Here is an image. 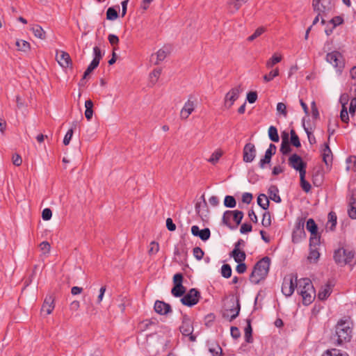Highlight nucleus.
<instances>
[{"label":"nucleus","mask_w":356,"mask_h":356,"mask_svg":"<svg viewBox=\"0 0 356 356\" xmlns=\"http://www.w3.org/2000/svg\"><path fill=\"white\" fill-rule=\"evenodd\" d=\"M280 152L284 155H286L291 152V148L289 145V142H282Z\"/></svg>","instance_id":"nucleus-54"},{"label":"nucleus","mask_w":356,"mask_h":356,"mask_svg":"<svg viewBox=\"0 0 356 356\" xmlns=\"http://www.w3.org/2000/svg\"><path fill=\"white\" fill-rule=\"evenodd\" d=\"M15 44L17 47L18 51L28 52L31 49V45L29 42L24 40H17Z\"/></svg>","instance_id":"nucleus-32"},{"label":"nucleus","mask_w":356,"mask_h":356,"mask_svg":"<svg viewBox=\"0 0 356 356\" xmlns=\"http://www.w3.org/2000/svg\"><path fill=\"white\" fill-rule=\"evenodd\" d=\"M172 294L175 297H181L186 293V288L183 284H174V287L171 290Z\"/></svg>","instance_id":"nucleus-30"},{"label":"nucleus","mask_w":356,"mask_h":356,"mask_svg":"<svg viewBox=\"0 0 356 356\" xmlns=\"http://www.w3.org/2000/svg\"><path fill=\"white\" fill-rule=\"evenodd\" d=\"M247 323H248V325L245 328V341L248 343H250L252 341V326H251V321L250 319L247 320Z\"/></svg>","instance_id":"nucleus-38"},{"label":"nucleus","mask_w":356,"mask_h":356,"mask_svg":"<svg viewBox=\"0 0 356 356\" xmlns=\"http://www.w3.org/2000/svg\"><path fill=\"white\" fill-rule=\"evenodd\" d=\"M337 215L334 212L331 211L329 213L327 225H329V223H331V225L330 227V229L331 230H333L334 229L337 224Z\"/></svg>","instance_id":"nucleus-46"},{"label":"nucleus","mask_w":356,"mask_h":356,"mask_svg":"<svg viewBox=\"0 0 356 356\" xmlns=\"http://www.w3.org/2000/svg\"><path fill=\"white\" fill-rule=\"evenodd\" d=\"M31 31L36 38L41 40H44L46 38L45 31L40 25H34L31 28Z\"/></svg>","instance_id":"nucleus-29"},{"label":"nucleus","mask_w":356,"mask_h":356,"mask_svg":"<svg viewBox=\"0 0 356 356\" xmlns=\"http://www.w3.org/2000/svg\"><path fill=\"white\" fill-rule=\"evenodd\" d=\"M356 203L353 202V206H349L348 210V216L353 219H356Z\"/></svg>","instance_id":"nucleus-62"},{"label":"nucleus","mask_w":356,"mask_h":356,"mask_svg":"<svg viewBox=\"0 0 356 356\" xmlns=\"http://www.w3.org/2000/svg\"><path fill=\"white\" fill-rule=\"evenodd\" d=\"M306 229L311 233L310 237H320L318 234V227L312 218H309L307 220Z\"/></svg>","instance_id":"nucleus-22"},{"label":"nucleus","mask_w":356,"mask_h":356,"mask_svg":"<svg viewBox=\"0 0 356 356\" xmlns=\"http://www.w3.org/2000/svg\"><path fill=\"white\" fill-rule=\"evenodd\" d=\"M161 74V69L156 68V69H154L152 71V72L149 74L150 82L153 85H154L157 82Z\"/></svg>","instance_id":"nucleus-40"},{"label":"nucleus","mask_w":356,"mask_h":356,"mask_svg":"<svg viewBox=\"0 0 356 356\" xmlns=\"http://www.w3.org/2000/svg\"><path fill=\"white\" fill-rule=\"evenodd\" d=\"M54 307V298L51 295L47 296L42 304L41 312H45L47 315H49L51 314Z\"/></svg>","instance_id":"nucleus-18"},{"label":"nucleus","mask_w":356,"mask_h":356,"mask_svg":"<svg viewBox=\"0 0 356 356\" xmlns=\"http://www.w3.org/2000/svg\"><path fill=\"white\" fill-rule=\"evenodd\" d=\"M297 286V277L293 275H289L284 278L282 286V292L286 297H289L293 293L295 287Z\"/></svg>","instance_id":"nucleus-8"},{"label":"nucleus","mask_w":356,"mask_h":356,"mask_svg":"<svg viewBox=\"0 0 356 356\" xmlns=\"http://www.w3.org/2000/svg\"><path fill=\"white\" fill-rule=\"evenodd\" d=\"M221 274L225 278H229L232 275V268L229 264H224L221 268Z\"/></svg>","instance_id":"nucleus-48"},{"label":"nucleus","mask_w":356,"mask_h":356,"mask_svg":"<svg viewBox=\"0 0 356 356\" xmlns=\"http://www.w3.org/2000/svg\"><path fill=\"white\" fill-rule=\"evenodd\" d=\"M195 102L191 100V98L184 104V107L181 110L180 117L181 119L186 120L189 115L195 110Z\"/></svg>","instance_id":"nucleus-15"},{"label":"nucleus","mask_w":356,"mask_h":356,"mask_svg":"<svg viewBox=\"0 0 356 356\" xmlns=\"http://www.w3.org/2000/svg\"><path fill=\"white\" fill-rule=\"evenodd\" d=\"M257 204L263 209L267 210L269 207V200L265 194H260L257 197Z\"/></svg>","instance_id":"nucleus-34"},{"label":"nucleus","mask_w":356,"mask_h":356,"mask_svg":"<svg viewBox=\"0 0 356 356\" xmlns=\"http://www.w3.org/2000/svg\"><path fill=\"white\" fill-rule=\"evenodd\" d=\"M242 92V88L241 85L237 86L236 87L232 88L225 97V106L229 108L234 104L236 100L238 99L241 92Z\"/></svg>","instance_id":"nucleus-11"},{"label":"nucleus","mask_w":356,"mask_h":356,"mask_svg":"<svg viewBox=\"0 0 356 356\" xmlns=\"http://www.w3.org/2000/svg\"><path fill=\"white\" fill-rule=\"evenodd\" d=\"M321 237H310L309 238V253L307 256V261L311 264L316 263L320 257L318 246L320 245Z\"/></svg>","instance_id":"nucleus-7"},{"label":"nucleus","mask_w":356,"mask_h":356,"mask_svg":"<svg viewBox=\"0 0 356 356\" xmlns=\"http://www.w3.org/2000/svg\"><path fill=\"white\" fill-rule=\"evenodd\" d=\"M252 229V227L250 224L243 223L240 228V232L241 234H245V233L251 232Z\"/></svg>","instance_id":"nucleus-63"},{"label":"nucleus","mask_w":356,"mask_h":356,"mask_svg":"<svg viewBox=\"0 0 356 356\" xmlns=\"http://www.w3.org/2000/svg\"><path fill=\"white\" fill-rule=\"evenodd\" d=\"M353 324L350 318L339 320L334 326V332L332 339L337 346H342L350 341L353 337Z\"/></svg>","instance_id":"nucleus-1"},{"label":"nucleus","mask_w":356,"mask_h":356,"mask_svg":"<svg viewBox=\"0 0 356 356\" xmlns=\"http://www.w3.org/2000/svg\"><path fill=\"white\" fill-rule=\"evenodd\" d=\"M229 306H227L223 314L225 318H229V321L235 319L239 314L240 303L237 298L232 297L229 302Z\"/></svg>","instance_id":"nucleus-6"},{"label":"nucleus","mask_w":356,"mask_h":356,"mask_svg":"<svg viewBox=\"0 0 356 356\" xmlns=\"http://www.w3.org/2000/svg\"><path fill=\"white\" fill-rule=\"evenodd\" d=\"M257 99V92L255 91L249 92L247 94V100L250 104L254 103Z\"/></svg>","instance_id":"nucleus-56"},{"label":"nucleus","mask_w":356,"mask_h":356,"mask_svg":"<svg viewBox=\"0 0 356 356\" xmlns=\"http://www.w3.org/2000/svg\"><path fill=\"white\" fill-rule=\"evenodd\" d=\"M233 212V220L237 225H239L243 218V213L241 211L235 210Z\"/></svg>","instance_id":"nucleus-51"},{"label":"nucleus","mask_w":356,"mask_h":356,"mask_svg":"<svg viewBox=\"0 0 356 356\" xmlns=\"http://www.w3.org/2000/svg\"><path fill=\"white\" fill-rule=\"evenodd\" d=\"M266 28L264 26H260L257 28L255 30L254 33L248 37V40L250 42L253 41L254 40L259 37L261 35H262L266 31Z\"/></svg>","instance_id":"nucleus-41"},{"label":"nucleus","mask_w":356,"mask_h":356,"mask_svg":"<svg viewBox=\"0 0 356 356\" xmlns=\"http://www.w3.org/2000/svg\"><path fill=\"white\" fill-rule=\"evenodd\" d=\"M332 289L329 284L325 285L323 287H322L318 293V298L321 300H326L331 294Z\"/></svg>","instance_id":"nucleus-24"},{"label":"nucleus","mask_w":356,"mask_h":356,"mask_svg":"<svg viewBox=\"0 0 356 356\" xmlns=\"http://www.w3.org/2000/svg\"><path fill=\"white\" fill-rule=\"evenodd\" d=\"M303 127H304V129L307 135L309 143L312 145L315 143L316 138H315L314 136L312 134V131H309V129L305 127V123H303Z\"/></svg>","instance_id":"nucleus-58"},{"label":"nucleus","mask_w":356,"mask_h":356,"mask_svg":"<svg viewBox=\"0 0 356 356\" xmlns=\"http://www.w3.org/2000/svg\"><path fill=\"white\" fill-rule=\"evenodd\" d=\"M118 16V12L115 8H113L112 7L108 8V10L106 11L107 19L115 20V19H117Z\"/></svg>","instance_id":"nucleus-47"},{"label":"nucleus","mask_w":356,"mask_h":356,"mask_svg":"<svg viewBox=\"0 0 356 356\" xmlns=\"http://www.w3.org/2000/svg\"><path fill=\"white\" fill-rule=\"evenodd\" d=\"M278 193V189L277 188V186H270L268 188V194H269V197L270 198L277 202V203H280L281 202V197L280 196L277 194Z\"/></svg>","instance_id":"nucleus-27"},{"label":"nucleus","mask_w":356,"mask_h":356,"mask_svg":"<svg viewBox=\"0 0 356 356\" xmlns=\"http://www.w3.org/2000/svg\"><path fill=\"white\" fill-rule=\"evenodd\" d=\"M291 134V143L296 147H300L301 144L300 142L299 137L296 134L295 130L291 129L290 131Z\"/></svg>","instance_id":"nucleus-42"},{"label":"nucleus","mask_w":356,"mask_h":356,"mask_svg":"<svg viewBox=\"0 0 356 356\" xmlns=\"http://www.w3.org/2000/svg\"><path fill=\"white\" fill-rule=\"evenodd\" d=\"M312 6L315 12L321 15V24H325L326 17L333 9V3L331 0H313Z\"/></svg>","instance_id":"nucleus-3"},{"label":"nucleus","mask_w":356,"mask_h":356,"mask_svg":"<svg viewBox=\"0 0 356 356\" xmlns=\"http://www.w3.org/2000/svg\"><path fill=\"white\" fill-rule=\"evenodd\" d=\"M257 151L254 144L248 143L243 147V160L245 163L252 162L256 156Z\"/></svg>","instance_id":"nucleus-13"},{"label":"nucleus","mask_w":356,"mask_h":356,"mask_svg":"<svg viewBox=\"0 0 356 356\" xmlns=\"http://www.w3.org/2000/svg\"><path fill=\"white\" fill-rule=\"evenodd\" d=\"M85 117L89 121L93 115V102L92 100L88 99L85 102Z\"/></svg>","instance_id":"nucleus-28"},{"label":"nucleus","mask_w":356,"mask_h":356,"mask_svg":"<svg viewBox=\"0 0 356 356\" xmlns=\"http://www.w3.org/2000/svg\"><path fill=\"white\" fill-rule=\"evenodd\" d=\"M322 356H349L346 353L342 352L336 348L326 350L322 354Z\"/></svg>","instance_id":"nucleus-33"},{"label":"nucleus","mask_w":356,"mask_h":356,"mask_svg":"<svg viewBox=\"0 0 356 356\" xmlns=\"http://www.w3.org/2000/svg\"><path fill=\"white\" fill-rule=\"evenodd\" d=\"M306 171H302L300 174V186L305 193H309L311 190V184L305 180Z\"/></svg>","instance_id":"nucleus-31"},{"label":"nucleus","mask_w":356,"mask_h":356,"mask_svg":"<svg viewBox=\"0 0 356 356\" xmlns=\"http://www.w3.org/2000/svg\"><path fill=\"white\" fill-rule=\"evenodd\" d=\"M181 302L184 305L193 307L197 305L201 298L200 293L196 289H191L182 296Z\"/></svg>","instance_id":"nucleus-9"},{"label":"nucleus","mask_w":356,"mask_h":356,"mask_svg":"<svg viewBox=\"0 0 356 356\" xmlns=\"http://www.w3.org/2000/svg\"><path fill=\"white\" fill-rule=\"evenodd\" d=\"M270 259L268 257H264L256 263L253 270L250 275V281L257 284L264 280L268 274Z\"/></svg>","instance_id":"nucleus-2"},{"label":"nucleus","mask_w":356,"mask_h":356,"mask_svg":"<svg viewBox=\"0 0 356 356\" xmlns=\"http://www.w3.org/2000/svg\"><path fill=\"white\" fill-rule=\"evenodd\" d=\"M345 256H346V249L339 248L338 250L334 251V259L338 265L344 266L345 265Z\"/></svg>","instance_id":"nucleus-21"},{"label":"nucleus","mask_w":356,"mask_h":356,"mask_svg":"<svg viewBox=\"0 0 356 356\" xmlns=\"http://www.w3.org/2000/svg\"><path fill=\"white\" fill-rule=\"evenodd\" d=\"M277 111L281 113L284 116H286V106L284 103L280 102L277 104Z\"/></svg>","instance_id":"nucleus-61"},{"label":"nucleus","mask_w":356,"mask_h":356,"mask_svg":"<svg viewBox=\"0 0 356 356\" xmlns=\"http://www.w3.org/2000/svg\"><path fill=\"white\" fill-rule=\"evenodd\" d=\"M154 311L160 315H166L172 312L171 306L161 300H156L154 303Z\"/></svg>","instance_id":"nucleus-17"},{"label":"nucleus","mask_w":356,"mask_h":356,"mask_svg":"<svg viewBox=\"0 0 356 356\" xmlns=\"http://www.w3.org/2000/svg\"><path fill=\"white\" fill-rule=\"evenodd\" d=\"M230 256L234 258L236 263L243 262L246 258L245 252L238 248H234L232 252L230 253Z\"/></svg>","instance_id":"nucleus-23"},{"label":"nucleus","mask_w":356,"mask_h":356,"mask_svg":"<svg viewBox=\"0 0 356 356\" xmlns=\"http://www.w3.org/2000/svg\"><path fill=\"white\" fill-rule=\"evenodd\" d=\"M52 216V211L50 209L46 208L43 209L42 213V217L44 220H49Z\"/></svg>","instance_id":"nucleus-59"},{"label":"nucleus","mask_w":356,"mask_h":356,"mask_svg":"<svg viewBox=\"0 0 356 356\" xmlns=\"http://www.w3.org/2000/svg\"><path fill=\"white\" fill-rule=\"evenodd\" d=\"M323 161L327 165L331 163L332 161V152L327 144H325L323 150Z\"/></svg>","instance_id":"nucleus-26"},{"label":"nucleus","mask_w":356,"mask_h":356,"mask_svg":"<svg viewBox=\"0 0 356 356\" xmlns=\"http://www.w3.org/2000/svg\"><path fill=\"white\" fill-rule=\"evenodd\" d=\"M312 284L309 278L300 279L298 282V292L300 291H307V285Z\"/></svg>","instance_id":"nucleus-39"},{"label":"nucleus","mask_w":356,"mask_h":356,"mask_svg":"<svg viewBox=\"0 0 356 356\" xmlns=\"http://www.w3.org/2000/svg\"><path fill=\"white\" fill-rule=\"evenodd\" d=\"M279 75V70L277 68L271 70L268 74H265L263 76L264 81L265 82H269L272 81L275 77Z\"/></svg>","instance_id":"nucleus-44"},{"label":"nucleus","mask_w":356,"mask_h":356,"mask_svg":"<svg viewBox=\"0 0 356 356\" xmlns=\"http://www.w3.org/2000/svg\"><path fill=\"white\" fill-rule=\"evenodd\" d=\"M191 233L195 236H198L201 240L205 241L208 240L211 235V232L209 228L200 229L197 225H193L191 227Z\"/></svg>","instance_id":"nucleus-16"},{"label":"nucleus","mask_w":356,"mask_h":356,"mask_svg":"<svg viewBox=\"0 0 356 356\" xmlns=\"http://www.w3.org/2000/svg\"><path fill=\"white\" fill-rule=\"evenodd\" d=\"M355 252L352 250L346 249L345 265L352 266L355 264Z\"/></svg>","instance_id":"nucleus-35"},{"label":"nucleus","mask_w":356,"mask_h":356,"mask_svg":"<svg viewBox=\"0 0 356 356\" xmlns=\"http://www.w3.org/2000/svg\"><path fill=\"white\" fill-rule=\"evenodd\" d=\"M340 118L343 122L348 123L349 121L348 113L347 111V107L343 106L341 108V111L340 113Z\"/></svg>","instance_id":"nucleus-53"},{"label":"nucleus","mask_w":356,"mask_h":356,"mask_svg":"<svg viewBox=\"0 0 356 356\" xmlns=\"http://www.w3.org/2000/svg\"><path fill=\"white\" fill-rule=\"evenodd\" d=\"M222 156V152L220 150L215 151L208 159V161L212 164L216 163Z\"/></svg>","instance_id":"nucleus-50"},{"label":"nucleus","mask_w":356,"mask_h":356,"mask_svg":"<svg viewBox=\"0 0 356 356\" xmlns=\"http://www.w3.org/2000/svg\"><path fill=\"white\" fill-rule=\"evenodd\" d=\"M299 293L302 297L303 304L306 305L312 303L316 296L315 289L312 284L307 285V291H300Z\"/></svg>","instance_id":"nucleus-14"},{"label":"nucleus","mask_w":356,"mask_h":356,"mask_svg":"<svg viewBox=\"0 0 356 356\" xmlns=\"http://www.w3.org/2000/svg\"><path fill=\"white\" fill-rule=\"evenodd\" d=\"M243 4H244V3H242L240 0H229L227 2V9L229 13H234Z\"/></svg>","instance_id":"nucleus-25"},{"label":"nucleus","mask_w":356,"mask_h":356,"mask_svg":"<svg viewBox=\"0 0 356 356\" xmlns=\"http://www.w3.org/2000/svg\"><path fill=\"white\" fill-rule=\"evenodd\" d=\"M261 224L265 227H268L271 225V216L269 211H266L263 214Z\"/></svg>","instance_id":"nucleus-45"},{"label":"nucleus","mask_w":356,"mask_h":356,"mask_svg":"<svg viewBox=\"0 0 356 356\" xmlns=\"http://www.w3.org/2000/svg\"><path fill=\"white\" fill-rule=\"evenodd\" d=\"M167 54V52L164 49H160L156 54L151 56L150 60L154 65H159L166 58Z\"/></svg>","instance_id":"nucleus-20"},{"label":"nucleus","mask_w":356,"mask_h":356,"mask_svg":"<svg viewBox=\"0 0 356 356\" xmlns=\"http://www.w3.org/2000/svg\"><path fill=\"white\" fill-rule=\"evenodd\" d=\"M93 54L94 58L90 65L88 66L86 70L85 71L82 79L80 81V85H84L85 79L87 76L96 68L98 67L99 64V61L102 57V54L101 49L98 47H95L93 48Z\"/></svg>","instance_id":"nucleus-5"},{"label":"nucleus","mask_w":356,"mask_h":356,"mask_svg":"<svg viewBox=\"0 0 356 356\" xmlns=\"http://www.w3.org/2000/svg\"><path fill=\"white\" fill-rule=\"evenodd\" d=\"M159 250V245L155 241H152L149 244V249L148 250L149 254H155Z\"/></svg>","instance_id":"nucleus-52"},{"label":"nucleus","mask_w":356,"mask_h":356,"mask_svg":"<svg viewBox=\"0 0 356 356\" xmlns=\"http://www.w3.org/2000/svg\"><path fill=\"white\" fill-rule=\"evenodd\" d=\"M326 60L334 67L341 70L344 67L343 56L339 51H334L326 55Z\"/></svg>","instance_id":"nucleus-10"},{"label":"nucleus","mask_w":356,"mask_h":356,"mask_svg":"<svg viewBox=\"0 0 356 356\" xmlns=\"http://www.w3.org/2000/svg\"><path fill=\"white\" fill-rule=\"evenodd\" d=\"M282 60V56L279 54H274L273 56L266 62V66L267 68H272L275 64Z\"/></svg>","instance_id":"nucleus-36"},{"label":"nucleus","mask_w":356,"mask_h":356,"mask_svg":"<svg viewBox=\"0 0 356 356\" xmlns=\"http://www.w3.org/2000/svg\"><path fill=\"white\" fill-rule=\"evenodd\" d=\"M56 60L63 67H67L72 64L69 54L63 51H60L56 54Z\"/></svg>","instance_id":"nucleus-19"},{"label":"nucleus","mask_w":356,"mask_h":356,"mask_svg":"<svg viewBox=\"0 0 356 356\" xmlns=\"http://www.w3.org/2000/svg\"><path fill=\"white\" fill-rule=\"evenodd\" d=\"M193 256L197 260H201L203 258V256H204V253L203 250L200 248L195 247L193 250Z\"/></svg>","instance_id":"nucleus-55"},{"label":"nucleus","mask_w":356,"mask_h":356,"mask_svg":"<svg viewBox=\"0 0 356 356\" xmlns=\"http://www.w3.org/2000/svg\"><path fill=\"white\" fill-rule=\"evenodd\" d=\"M271 157L266 154L264 155V157L261 159L259 163V165L261 168L264 169L266 164H269L271 161Z\"/></svg>","instance_id":"nucleus-57"},{"label":"nucleus","mask_w":356,"mask_h":356,"mask_svg":"<svg viewBox=\"0 0 356 356\" xmlns=\"http://www.w3.org/2000/svg\"><path fill=\"white\" fill-rule=\"evenodd\" d=\"M268 137L270 140L275 143H277L280 140L277 129L274 126H270L268 131Z\"/></svg>","instance_id":"nucleus-37"},{"label":"nucleus","mask_w":356,"mask_h":356,"mask_svg":"<svg viewBox=\"0 0 356 356\" xmlns=\"http://www.w3.org/2000/svg\"><path fill=\"white\" fill-rule=\"evenodd\" d=\"M289 164L291 168L298 171L300 174L302 171H306V163L296 154H293L289 157Z\"/></svg>","instance_id":"nucleus-12"},{"label":"nucleus","mask_w":356,"mask_h":356,"mask_svg":"<svg viewBox=\"0 0 356 356\" xmlns=\"http://www.w3.org/2000/svg\"><path fill=\"white\" fill-rule=\"evenodd\" d=\"M233 212L232 211H226L224 213L223 217H222V222L225 225L228 226L229 227H231L230 226V220L233 218Z\"/></svg>","instance_id":"nucleus-49"},{"label":"nucleus","mask_w":356,"mask_h":356,"mask_svg":"<svg viewBox=\"0 0 356 356\" xmlns=\"http://www.w3.org/2000/svg\"><path fill=\"white\" fill-rule=\"evenodd\" d=\"M72 135H73V129H70L67 131V133L64 137V139H63V144L65 145H67L70 143V140L72 139Z\"/></svg>","instance_id":"nucleus-60"},{"label":"nucleus","mask_w":356,"mask_h":356,"mask_svg":"<svg viewBox=\"0 0 356 356\" xmlns=\"http://www.w3.org/2000/svg\"><path fill=\"white\" fill-rule=\"evenodd\" d=\"M355 110H356V97L353 98L350 103L349 113L352 116H353L355 115Z\"/></svg>","instance_id":"nucleus-64"},{"label":"nucleus","mask_w":356,"mask_h":356,"mask_svg":"<svg viewBox=\"0 0 356 356\" xmlns=\"http://www.w3.org/2000/svg\"><path fill=\"white\" fill-rule=\"evenodd\" d=\"M181 333L186 337H189L191 341H195L196 337L193 334V325L191 318L186 314L182 316L181 325L179 327Z\"/></svg>","instance_id":"nucleus-4"},{"label":"nucleus","mask_w":356,"mask_h":356,"mask_svg":"<svg viewBox=\"0 0 356 356\" xmlns=\"http://www.w3.org/2000/svg\"><path fill=\"white\" fill-rule=\"evenodd\" d=\"M236 202L235 198L231 195H227L224 200V205L226 207L234 208L236 207Z\"/></svg>","instance_id":"nucleus-43"}]
</instances>
